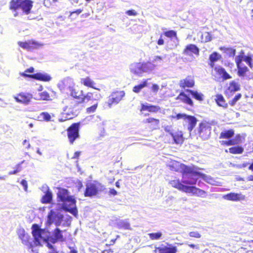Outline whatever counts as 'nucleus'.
<instances>
[{"label":"nucleus","mask_w":253,"mask_h":253,"mask_svg":"<svg viewBox=\"0 0 253 253\" xmlns=\"http://www.w3.org/2000/svg\"><path fill=\"white\" fill-rule=\"evenodd\" d=\"M242 94L241 93H238L231 100L229 101V104L233 106L236 103V102L241 98Z\"/></svg>","instance_id":"44"},{"label":"nucleus","mask_w":253,"mask_h":253,"mask_svg":"<svg viewBox=\"0 0 253 253\" xmlns=\"http://www.w3.org/2000/svg\"><path fill=\"white\" fill-rule=\"evenodd\" d=\"M189 235L191 237L196 238H200L201 237V235L198 231H191L189 232Z\"/></svg>","instance_id":"51"},{"label":"nucleus","mask_w":253,"mask_h":253,"mask_svg":"<svg viewBox=\"0 0 253 253\" xmlns=\"http://www.w3.org/2000/svg\"><path fill=\"white\" fill-rule=\"evenodd\" d=\"M211 127L210 126L200 123L198 129L200 137L204 140L208 139L211 133Z\"/></svg>","instance_id":"16"},{"label":"nucleus","mask_w":253,"mask_h":253,"mask_svg":"<svg viewBox=\"0 0 253 253\" xmlns=\"http://www.w3.org/2000/svg\"><path fill=\"white\" fill-rule=\"evenodd\" d=\"M183 53L187 55H191L194 53L196 55H199V48L195 44H190L186 46Z\"/></svg>","instance_id":"21"},{"label":"nucleus","mask_w":253,"mask_h":253,"mask_svg":"<svg viewBox=\"0 0 253 253\" xmlns=\"http://www.w3.org/2000/svg\"><path fill=\"white\" fill-rule=\"evenodd\" d=\"M244 57L239 55H237L235 57V62L236 63V65H243L244 64L242 63V61H244Z\"/></svg>","instance_id":"47"},{"label":"nucleus","mask_w":253,"mask_h":253,"mask_svg":"<svg viewBox=\"0 0 253 253\" xmlns=\"http://www.w3.org/2000/svg\"><path fill=\"white\" fill-rule=\"evenodd\" d=\"M164 35L167 37L171 38L174 36V31L170 30L164 33Z\"/></svg>","instance_id":"53"},{"label":"nucleus","mask_w":253,"mask_h":253,"mask_svg":"<svg viewBox=\"0 0 253 253\" xmlns=\"http://www.w3.org/2000/svg\"><path fill=\"white\" fill-rule=\"evenodd\" d=\"M52 201V193L48 187L45 192V194L43 195L41 199V202L43 204H50Z\"/></svg>","instance_id":"24"},{"label":"nucleus","mask_w":253,"mask_h":253,"mask_svg":"<svg viewBox=\"0 0 253 253\" xmlns=\"http://www.w3.org/2000/svg\"><path fill=\"white\" fill-rule=\"evenodd\" d=\"M119 235H117V238H116L114 239H112V240L110 241L109 244H106V246H111V245H114V244H115V242H116V241L117 239L118 238H119Z\"/></svg>","instance_id":"64"},{"label":"nucleus","mask_w":253,"mask_h":253,"mask_svg":"<svg viewBox=\"0 0 253 253\" xmlns=\"http://www.w3.org/2000/svg\"><path fill=\"white\" fill-rule=\"evenodd\" d=\"M175 100L176 101L175 103H178V101H181L190 106H192L193 105V102L191 98L184 92H181L179 95L175 98Z\"/></svg>","instance_id":"19"},{"label":"nucleus","mask_w":253,"mask_h":253,"mask_svg":"<svg viewBox=\"0 0 253 253\" xmlns=\"http://www.w3.org/2000/svg\"><path fill=\"white\" fill-rule=\"evenodd\" d=\"M214 70L219 74V75L221 76L223 80H225L231 78V76L223 68L220 66H217L214 68Z\"/></svg>","instance_id":"27"},{"label":"nucleus","mask_w":253,"mask_h":253,"mask_svg":"<svg viewBox=\"0 0 253 253\" xmlns=\"http://www.w3.org/2000/svg\"><path fill=\"white\" fill-rule=\"evenodd\" d=\"M105 189V186L96 180L90 181L85 184V189L84 195V197L91 198L97 196Z\"/></svg>","instance_id":"5"},{"label":"nucleus","mask_w":253,"mask_h":253,"mask_svg":"<svg viewBox=\"0 0 253 253\" xmlns=\"http://www.w3.org/2000/svg\"><path fill=\"white\" fill-rule=\"evenodd\" d=\"M21 184L24 187L25 190L27 191L28 188V184L27 181L25 179H23L21 182Z\"/></svg>","instance_id":"57"},{"label":"nucleus","mask_w":253,"mask_h":253,"mask_svg":"<svg viewBox=\"0 0 253 253\" xmlns=\"http://www.w3.org/2000/svg\"><path fill=\"white\" fill-rule=\"evenodd\" d=\"M220 49L223 50L224 53L230 57H234L236 54V49L232 48L221 47H220Z\"/></svg>","instance_id":"34"},{"label":"nucleus","mask_w":253,"mask_h":253,"mask_svg":"<svg viewBox=\"0 0 253 253\" xmlns=\"http://www.w3.org/2000/svg\"><path fill=\"white\" fill-rule=\"evenodd\" d=\"M32 97V94L25 92H20L13 96L17 102L25 105L28 104L31 102Z\"/></svg>","instance_id":"14"},{"label":"nucleus","mask_w":253,"mask_h":253,"mask_svg":"<svg viewBox=\"0 0 253 253\" xmlns=\"http://www.w3.org/2000/svg\"><path fill=\"white\" fill-rule=\"evenodd\" d=\"M56 216V214L55 212L53 210H50L47 215V224L49 225H51L53 222Z\"/></svg>","instance_id":"35"},{"label":"nucleus","mask_w":253,"mask_h":253,"mask_svg":"<svg viewBox=\"0 0 253 253\" xmlns=\"http://www.w3.org/2000/svg\"><path fill=\"white\" fill-rule=\"evenodd\" d=\"M18 237L21 240L22 244L27 247L28 250H31L32 252H34L33 248L35 246L33 243V241L30 236L25 233L24 230H22L18 233Z\"/></svg>","instance_id":"11"},{"label":"nucleus","mask_w":253,"mask_h":253,"mask_svg":"<svg viewBox=\"0 0 253 253\" xmlns=\"http://www.w3.org/2000/svg\"><path fill=\"white\" fill-rule=\"evenodd\" d=\"M240 89V84L234 81L230 82L228 90L230 92H235Z\"/></svg>","instance_id":"32"},{"label":"nucleus","mask_w":253,"mask_h":253,"mask_svg":"<svg viewBox=\"0 0 253 253\" xmlns=\"http://www.w3.org/2000/svg\"><path fill=\"white\" fill-rule=\"evenodd\" d=\"M184 141L183 133L181 131L175 134V144L181 145Z\"/></svg>","instance_id":"37"},{"label":"nucleus","mask_w":253,"mask_h":253,"mask_svg":"<svg viewBox=\"0 0 253 253\" xmlns=\"http://www.w3.org/2000/svg\"><path fill=\"white\" fill-rule=\"evenodd\" d=\"M70 94L73 99L76 100V105L85 104L89 101L97 100L99 99L100 94L95 92H87L84 94L83 90H79L75 87H70Z\"/></svg>","instance_id":"3"},{"label":"nucleus","mask_w":253,"mask_h":253,"mask_svg":"<svg viewBox=\"0 0 253 253\" xmlns=\"http://www.w3.org/2000/svg\"><path fill=\"white\" fill-rule=\"evenodd\" d=\"M176 120L182 121L184 127L187 128L191 132L195 127L198 122L197 119L194 116L188 115L185 113H178L175 116Z\"/></svg>","instance_id":"6"},{"label":"nucleus","mask_w":253,"mask_h":253,"mask_svg":"<svg viewBox=\"0 0 253 253\" xmlns=\"http://www.w3.org/2000/svg\"><path fill=\"white\" fill-rule=\"evenodd\" d=\"M234 145L238 144L241 142V136L240 134H237L234 139H232Z\"/></svg>","instance_id":"50"},{"label":"nucleus","mask_w":253,"mask_h":253,"mask_svg":"<svg viewBox=\"0 0 253 253\" xmlns=\"http://www.w3.org/2000/svg\"><path fill=\"white\" fill-rule=\"evenodd\" d=\"M32 234L34 237L33 242L35 246H41V240L42 239V233L43 230L41 229L37 224H34L32 226Z\"/></svg>","instance_id":"12"},{"label":"nucleus","mask_w":253,"mask_h":253,"mask_svg":"<svg viewBox=\"0 0 253 253\" xmlns=\"http://www.w3.org/2000/svg\"><path fill=\"white\" fill-rule=\"evenodd\" d=\"M57 193L58 201L62 202L63 209L74 215H77L78 210L76 207V200L72 196L69 195V191L65 188L58 187Z\"/></svg>","instance_id":"2"},{"label":"nucleus","mask_w":253,"mask_h":253,"mask_svg":"<svg viewBox=\"0 0 253 253\" xmlns=\"http://www.w3.org/2000/svg\"><path fill=\"white\" fill-rule=\"evenodd\" d=\"M186 91L189 92L190 95L196 100L200 101L203 100L204 95L202 93L198 92L197 91H194L190 89H187Z\"/></svg>","instance_id":"29"},{"label":"nucleus","mask_w":253,"mask_h":253,"mask_svg":"<svg viewBox=\"0 0 253 253\" xmlns=\"http://www.w3.org/2000/svg\"><path fill=\"white\" fill-rule=\"evenodd\" d=\"M83 11V10L81 9H77L74 11H72V12H70V16H71L72 15H73V14L75 13L77 15H79L80 13H81Z\"/></svg>","instance_id":"58"},{"label":"nucleus","mask_w":253,"mask_h":253,"mask_svg":"<svg viewBox=\"0 0 253 253\" xmlns=\"http://www.w3.org/2000/svg\"><path fill=\"white\" fill-rule=\"evenodd\" d=\"M22 170V167L21 166V164H18L16 165L15 167V169L9 172L10 174H15L17 172L20 171Z\"/></svg>","instance_id":"49"},{"label":"nucleus","mask_w":253,"mask_h":253,"mask_svg":"<svg viewBox=\"0 0 253 253\" xmlns=\"http://www.w3.org/2000/svg\"><path fill=\"white\" fill-rule=\"evenodd\" d=\"M151 240H157L161 238L162 234L160 232L152 233L148 234Z\"/></svg>","instance_id":"45"},{"label":"nucleus","mask_w":253,"mask_h":253,"mask_svg":"<svg viewBox=\"0 0 253 253\" xmlns=\"http://www.w3.org/2000/svg\"><path fill=\"white\" fill-rule=\"evenodd\" d=\"M21 75L24 77H28L44 82H49L51 80V77L49 75L45 73H37L31 75L21 73Z\"/></svg>","instance_id":"17"},{"label":"nucleus","mask_w":253,"mask_h":253,"mask_svg":"<svg viewBox=\"0 0 253 253\" xmlns=\"http://www.w3.org/2000/svg\"><path fill=\"white\" fill-rule=\"evenodd\" d=\"M81 84L86 87L97 89L98 90H100L99 88L95 87V82L89 77L81 79Z\"/></svg>","instance_id":"23"},{"label":"nucleus","mask_w":253,"mask_h":253,"mask_svg":"<svg viewBox=\"0 0 253 253\" xmlns=\"http://www.w3.org/2000/svg\"><path fill=\"white\" fill-rule=\"evenodd\" d=\"M175 171L182 173V181L184 184L194 185L200 178L212 185L214 184L215 182L213 178L211 176L197 171L194 168L187 167L176 161H175Z\"/></svg>","instance_id":"1"},{"label":"nucleus","mask_w":253,"mask_h":253,"mask_svg":"<svg viewBox=\"0 0 253 253\" xmlns=\"http://www.w3.org/2000/svg\"><path fill=\"white\" fill-rule=\"evenodd\" d=\"M39 96L40 99L42 100L50 101L52 100L49 93L46 91H43L40 93Z\"/></svg>","instance_id":"39"},{"label":"nucleus","mask_w":253,"mask_h":253,"mask_svg":"<svg viewBox=\"0 0 253 253\" xmlns=\"http://www.w3.org/2000/svg\"><path fill=\"white\" fill-rule=\"evenodd\" d=\"M244 61L246 62L251 68L252 69L253 68V59L251 56L246 55L244 57Z\"/></svg>","instance_id":"43"},{"label":"nucleus","mask_w":253,"mask_h":253,"mask_svg":"<svg viewBox=\"0 0 253 253\" xmlns=\"http://www.w3.org/2000/svg\"><path fill=\"white\" fill-rule=\"evenodd\" d=\"M175 188L186 193H192L193 194H196L197 196L201 197H204L206 193L205 191L197 188L195 186L185 185L179 182L175 185Z\"/></svg>","instance_id":"8"},{"label":"nucleus","mask_w":253,"mask_h":253,"mask_svg":"<svg viewBox=\"0 0 253 253\" xmlns=\"http://www.w3.org/2000/svg\"><path fill=\"white\" fill-rule=\"evenodd\" d=\"M39 117L41 119L42 121L49 122L51 121L50 115L46 112H42L40 114Z\"/></svg>","instance_id":"40"},{"label":"nucleus","mask_w":253,"mask_h":253,"mask_svg":"<svg viewBox=\"0 0 253 253\" xmlns=\"http://www.w3.org/2000/svg\"><path fill=\"white\" fill-rule=\"evenodd\" d=\"M143 123L147 125V126L153 130L158 129L160 125V120L152 117H149L143 120Z\"/></svg>","instance_id":"18"},{"label":"nucleus","mask_w":253,"mask_h":253,"mask_svg":"<svg viewBox=\"0 0 253 253\" xmlns=\"http://www.w3.org/2000/svg\"><path fill=\"white\" fill-rule=\"evenodd\" d=\"M147 80H145L140 84L135 85L132 89V91L135 93H138L144 87L147 86Z\"/></svg>","instance_id":"38"},{"label":"nucleus","mask_w":253,"mask_h":253,"mask_svg":"<svg viewBox=\"0 0 253 253\" xmlns=\"http://www.w3.org/2000/svg\"><path fill=\"white\" fill-rule=\"evenodd\" d=\"M117 194V192L115 189H114L113 188L110 189V190L109 191V195L115 196Z\"/></svg>","instance_id":"62"},{"label":"nucleus","mask_w":253,"mask_h":253,"mask_svg":"<svg viewBox=\"0 0 253 253\" xmlns=\"http://www.w3.org/2000/svg\"><path fill=\"white\" fill-rule=\"evenodd\" d=\"M34 72V68L33 67H31L28 69H27L23 73H32Z\"/></svg>","instance_id":"60"},{"label":"nucleus","mask_w":253,"mask_h":253,"mask_svg":"<svg viewBox=\"0 0 253 253\" xmlns=\"http://www.w3.org/2000/svg\"><path fill=\"white\" fill-rule=\"evenodd\" d=\"M201 39L205 42H210L212 40V35L209 32H205L202 35Z\"/></svg>","instance_id":"42"},{"label":"nucleus","mask_w":253,"mask_h":253,"mask_svg":"<svg viewBox=\"0 0 253 253\" xmlns=\"http://www.w3.org/2000/svg\"><path fill=\"white\" fill-rule=\"evenodd\" d=\"M97 107H98V103H96L93 104V105L87 108L86 109V112L87 114H90V113H93L96 111Z\"/></svg>","instance_id":"46"},{"label":"nucleus","mask_w":253,"mask_h":253,"mask_svg":"<svg viewBox=\"0 0 253 253\" xmlns=\"http://www.w3.org/2000/svg\"><path fill=\"white\" fill-rule=\"evenodd\" d=\"M244 151V148L240 146H234L229 149V152L232 154H242Z\"/></svg>","instance_id":"36"},{"label":"nucleus","mask_w":253,"mask_h":253,"mask_svg":"<svg viewBox=\"0 0 253 253\" xmlns=\"http://www.w3.org/2000/svg\"><path fill=\"white\" fill-rule=\"evenodd\" d=\"M155 65L150 62L145 63H136L134 64L131 68V72L135 74H138L146 72L149 68H154Z\"/></svg>","instance_id":"10"},{"label":"nucleus","mask_w":253,"mask_h":253,"mask_svg":"<svg viewBox=\"0 0 253 253\" xmlns=\"http://www.w3.org/2000/svg\"><path fill=\"white\" fill-rule=\"evenodd\" d=\"M234 135V131L232 129L225 130L222 131L219 136V138L230 139Z\"/></svg>","instance_id":"28"},{"label":"nucleus","mask_w":253,"mask_h":253,"mask_svg":"<svg viewBox=\"0 0 253 253\" xmlns=\"http://www.w3.org/2000/svg\"><path fill=\"white\" fill-rule=\"evenodd\" d=\"M43 240L47 244L48 241L54 244L57 242H63L65 239L62 235V231L58 228H55L53 231L52 236L48 237L47 239Z\"/></svg>","instance_id":"13"},{"label":"nucleus","mask_w":253,"mask_h":253,"mask_svg":"<svg viewBox=\"0 0 253 253\" xmlns=\"http://www.w3.org/2000/svg\"><path fill=\"white\" fill-rule=\"evenodd\" d=\"M160 110L161 108L159 106L141 104L140 111L141 112L147 111L150 113H157Z\"/></svg>","instance_id":"22"},{"label":"nucleus","mask_w":253,"mask_h":253,"mask_svg":"<svg viewBox=\"0 0 253 253\" xmlns=\"http://www.w3.org/2000/svg\"><path fill=\"white\" fill-rule=\"evenodd\" d=\"M194 85V81L191 77H188L185 79L181 80L179 83L180 87L185 88L192 87Z\"/></svg>","instance_id":"25"},{"label":"nucleus","mask_w":253,"mask_h":253,"mask_svg":"<svg viewBox=\"0 0 253 253\" xmlns=\"http://www.w3.org/2000/svg\"><path fill=\"white\" fill-rule=\"evenodd\" d=\"M245 196L241 193H230L223 196V198L227 200L238 201L245 199Z\"/></svg>","instance_id":"20"},{"label":"nucleus","mask_w":253,"mask_h":253,"mask_svg":"<svg viewBox=\"0 0 253 253\" xmlns=\"http://www.w3.org/2000/svg\"><path fill=\"white\" fill-rule=\"evenodd\" d=\"M159 89V87L158 85H157L156 84H152V89L154 92H157L158 91Z\"/></svg>","instance_id":"59"},{"label":"nucleus","mask_w":253,"mask_h":253,"mask_svg":"<svg viewBox=\"0 0 253 253\" xmlns=\"http://www.w3.org/2000/svg\"><path fill=\"white\" fill-rule=\"evenodd\" d=\"M23 145L26 149H29L30 147V144L29 141L26 139L24 140L23 142Z\"/></svg>","instance_id":"56"},{"label":"nucleus","mask_w":253,"mask_h":253,"mask_svg":"<svg viewBox=\"0 0 253 253\" xmlns=\"http://www.w3.org/2000/svg\"><path fill=\"white\" fill-rule=\"evenodd\" d=\"M18 44L22 48L28 51H31L38 48L42 45V44L36 42L35 40H31L26 42H18Z\"/></svg>","instance_id":"15"},{"label":"nucleus","mask_w":253,"mask_h":253,"mask_svg":"<svg viewBox=\"0 0 253 253\" xmlns=\"http://www.w3.org/2000/svg\"><path fill=\"white\" fill-rule=\"evenodd\" d=\"M221 58V56L217 52H213L209 56V60L216 62Z\"/></svg>","instance_id":"41"},{"label":"nucleus","mask_w":253,"mask_h":253,"mask_svg":"<svg viewBox=\"0 0 253 253\" xmlns=\"http://www.w3.org/2000/svg\"><path fill=\"white\" fill-rule=\"evenodd\" d=\"M126 93L124 90L113 91L108 97L107 105L111 108L113 105L118 104L125 97Z\"/></svg>","instance_id":"9"},{"label":"nucleus","mask_w":253,"mask_h":253,"mask_svg":"<svg viewBox=\"0 0 253 253\" xmlns=\"http://www.w3.org/2000/svg\"><path fill=\"white\" fill-rule=\"evenodd\" d=\"M215 101L218 106L224 108H226L228 106L227 103H226L223 96L221 94H217L216 95Z\"/></svg>","instance_id":"30"},{"label":"nucleus","mask_w":253,"mask_h":253,"mask_svg":"<svg viewBox=\"0 0 253 253\" xmlns=\"http://www.w3.org/2000/svg\"><path fill=\"white\" fill-rule=\"evenodd\" d=\"M232 139H230L227 141H221V143L223 145H226L227 146L233 145L234 143L232 142Z\"/></svg>","instance_id":"55"},{"label":"nucleus","mask_w":253,"mask_h":253,"mask_svg":"<svg viewBox=\"0 0 253 253\" xmlns=\"http://www.w3.org/2000/svg\"><path fill=\"white\" fill-rule=\"evenodd\" d=\"M245 77L247 79H248V80H251V79H253V73H252V72H249V73H247L246 76H245Z\"/></svg>","instance_id":"61"},{"label":"nucleus","mask_w":253,"mask_h":253,"mask_svg":"<svg viewBox=\"0 0 253 253\" xmlns=\"http://www.w3.org/2000/svg\"><path fill=\"white\" fill-rule=\"evenodd\" d=\"M156 253H174V247H169L162 245L161 247H155Z\"/></svg>","instance_id":"26"},{"label":"nucleus","mask_w":253,"mask_h":253,"mask_svg":"<svg viewBox=\"0 0 253 253\" xmlns=\"http://www.w3.org/2000/svg\"><path fill=\"white\" fill-rule=\"evenodd\" d=\"M34 2L32 0H11L9 8L12 11L21 10L22 13L28 15L31 12Z\"/></svg>","instance_id":"4"},{"label":"nucleus","mask_w":253,"mask_h":253,"mask_svg":"<svg viewBox=\"0 0 253 253\" xmlns=\"http://www.w3.org/2000/svg\"><path fill=\"white\" fill-rule=\"evenodd\" d=\"M58 0H44L43 3L46 7H49L52 5L53 3L57 2Z\"/></svg>","instance_id":"48"},{"label":"nucleus","mask_w":253,"mask_h":253,"mask_svg":"<svg viewBox=\"0 0 253 253\" xmlns=\"http://www.w3.org/2000/svg\"><path fill=\"white\" fill-rule=\"evenodd\" d=\"M101 253H114V251L113 249L109 248L104 250Z\"/></svg>","instance_id":"63"},{"label":"nucleus","mask_w":253,"mask_h":253,"mask_svg":"<svg viewBox=\"0 0 253 253\" xmlns=\"http://www.w3.org/2000/svg\"><path fill=\"white\" fill-rule=\"evenodd\" d=\"M238 72L237 74L240 77H245L247 73L249 71L248 68L245 65H239L237 66Z\"/></svg>","instance_id":"31"},{"label":"nucleus","mask_w":253,"mask_h":253,"mask_svg":"<svg viewBox=\"0 0 253 253\" xmlns=\"http://www.w3.org/2000/svg\"><path fill=\"white\" fill-rule=\"evenodd\" d=\"M80 123L72 124L67 129V136L70 144H73L75 141L79 138Z\"/></svg>","instance_id":"7"},{"label":"nucleus","mask_w":253,"mask_h":253,"mask_svg":"<svg viewBox=\"0 0 253 253\" xmlns=\"http://www.w3.org/2000/svg\"><path fill=\"white\" fill-rule=\"evenodd\" d=\"M126 14L129 16H136L137 13L133 9L128 10L126 11Z\"/></svg>","instance_id":"54"},{"label":"nucleus","mask_w":253,"mask_h":253,"mask_svg":"<svg viewBox=\"0 0 253 253\" xmlns=\"http://www.w3.org/2000/svg\"><path fill=\"white\" fill-rule=\"evenodd\" d=\"M46 246L49 249L51 250V251L49 252V253H58L54 247L49 243H47V244H46Z\"/></svg>","instance_id":"52"},{"label":"nucleus","mask_w":253,"mask_h":253,"mask_svg":"<svg viewBox=\"0 0 253 253\" xmlns=\"http://www.w3.org/2000/svg\"><path fill=\"white\" fill-rule=\"evenodd\" d=\"M117 226L120 229L130 230L131 229L130 223L126 220L121 221L117 224Z\"/></svg>","instance_id":"33"}]
</instances>
